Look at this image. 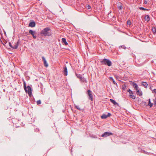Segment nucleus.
<instances>
[{
    "instance_id": "37",
    "label": "nucleus",
    "mask_w": 156,
    "mask_h": 156,
    "mask_svg": "<svg viewBox=\"0 0 156 156\" xmlns=\"http://www.w3.org/2000/svg\"><path fill=\"white\" fill-rule=\"evenodd\" d=\"M154 105L156 106V100L154 101Z\"/></svg>"
},
{
    "instance_id": "17",
    "label": "nucleus",
    "mask_w": 156,
    "mask_h": 156,
    "mask_svg": "<svg viewBox=\"0 0 156 156\" xmlns=\"http://www.w3.org/2000/svg\"><path fill=\"white\" fill-rule=\"evenodd\" d=\"M110 100L111 102L113 103L114 105H116L118 104V103L114 100L112 99H110Z\"/></svg>"
},
{
    "instance_id": "36",
    "label": "nucleus",
    "mask_w": 156,
    "mask_h": 156,
    "mask_svg": "<svg viewBox=\"0 0 156 156\" xmlns=\"http://www.w3.org/2000/svg\"><path fill=\"white\" fill-rule=\"evenodd\" d=\"M137 60H138L137 59H136V60L135 61V62H137V64H139V65L140 64V63H139V62H137Z\"/></svg>"
},
{
    "instance_id": "29",
    "label": "nucleus",
    "mask_w": 156,
    "mask_h": 156,
    "mask_svg": "<svg viewBox=\"0 0 156 156\" xmlns=\"http://www.w3.org/2000/svg\"><path fill=\"white\" fill-rule=\"evenodd\" d=\"M126 87V86L125 85H124L122 86V88L123 90H124Z\"/></svg>"
},
{
    "instance_id": "27",
    "label": "nucleus",
    "mask_w": 156,
    "mask_h": 156,
    "mask_svg": "<svg viewBox=\"0 0 156 156\" xmlns=\"http://www.w3.org/2000/svg\"><path fill=\"white\" fill-rule=\"evenodd\" d=\"M76 75L77 76V77L79 78L80 79V77H82V76H81L80 75H79V74H77L76 73Z\"/></svg>"
},
{
    "instance_id": "14",
    "label": "nucleus",
    "mask_w": 156,
    "mask_h": 156,
    "mask_svg": "<svg viewBox=\"0 0 156 156\" xmlns=\"http://www.w3.org/2000/svg\"><path fill=\"white\" fill-rule=\"evenodd\" d=\"M118 4L120 6L119 7V10L121 9L122 8V4L120 2H118Z\"/></svg>"
},
{
    "instance_id": "7",
    "label": "nucleus",
    "mask_w": 156,
    "mask_h": 156,
    "mask_svg": "<svg viewBox=\"0 0 156 156\" xmlns=\"http://www.w3.org/2000/svg\"><path fill=\"white\" fill-rule=\"evenodd\" d=\"M88 95L89 96V99L91 101H93V95H92V92L90 90L87 91Z\"/></svg>"
},
{
    "instance_id": "18",
    "label": "nucleus",
    "mask_w": 156,
    "mask_h": 156,
    "mask_svg": "<svg viewBox=\"0 0 156 156\" xmlns=\"http://www.w3.org/2000/svg\"><path fill=\"white\" fill-rule=\"evenodd\" d=\"M80 80L81 81L84 82H86V80L84 78L82 77H80Z\"/></svg>"
},
{
    "instance_id": "35",
    "label": "nucleus",
    "mask_w": 156,
    "mask_h": 156,
    "mask_svg": "<svg viewBox=\"0 0 156 156\" xmlns=\"http://www.w3.org/2000/svg\"><path fill=\"white\" fill-rule=\"evenodd\" d=\"M143 152L145 154H148V153L147 152L145 151H143Z\"/></svg>"
},
{
    "instance_id": "4",
    "label": "nucleus",
    "mask_w": 156,
    "mask_h": 156,
    "mask_svg": "<svg viewBox=\"0 0 156 156\" xmlns=\"http://www.w3.org/2000/svg\"><path fill=\"white\" fill-rule=\"evenodd\" d=\"M29 33L30 34L33 36L34 39H36V33L35 31H34L31 30H29Z\"/></svg>"
},
{
    "instance_id": "26",
    "label": "nucleus",
    "mask_w": 156,
    "mask_h": 156,
    "mask_svg": "<svg viewBox=\"0 0 156 156\" xmlns=\"http://www.w3.org/2000/svg\"><path fill=\"white\" fill-rule=\"evenodd\" d=\"M128 91L130 95L133 94V93L132 91H131L130 89H129L128 90Z\"/></svg>"
},
{
    "instance_id": "2",
    "label": "nucleus",
    "mask_w": 156,
    "mask_h": 156,
    "mask_svg": "<svg viewBox=\"0 0 156 156\" xmlns=\"http://www.w3.org/2000/svg\"><path fill=\"white\" fill-rule=\"evenodd\" d=\"M24 88L25 92H27L29 96L31 97L32 96L31 88L30 86H28L27 87L25 82H23Z\"/></svg>"
},
{
    "instance_id": "5",
    "label": "nucleus",
    "mask_w": 156,
    "mask_h": 156,
    "mask_svg": "<svg viewBox=\"0 0 156 156\" xmlns=\"http://www.w3.org/2000/svg\"><path fill=\"white\" fill-rule=\"evenodd\" d=\"M113 133L111 132H106L102 134L101 135L102 137H106L111 135H112Z\"/></svg>"
},
{
    "instance_id": "19",
    "label": "nucleus",
    "mask_w": 156,
    "mask_h": 156,
    "mask_svg": "<svg viewBox=\"0 0 156 156\" xmlns=\"http://www.w3.org/2000/svg\"><path fill=\"white\" fill-rule=\"evenodd\" d=\"M107 115L105 114H103L101 116V118L102 119H105L107 118Z\"/></svg>"
},
{
    "instance_id": "1",
    "label": "nucleus",
    "mask_w": 156,
    "mask_h": 156,
    "mask_svg": "<svg viewBox=\"0 0 156 156\" xmlns=\"http://www.w3.org/2000/svg\"><path fill=\"white\" fill-rule=\"evenodd\" d=\"M50 30L51 29L49 27H46L41 31L40 34L42 36H50L51 34L50 32H49Z\"/></svg>"
},
{
    "instance_id": "6",
    "label": "nucleus",
    "mask_w": 156,
    "mask_h": 156,
    "mask_svg": "<svg viewBox=\"0 0 156 156\" xmlns=\"http://www.w3.org/2000/svg\"><path fill=\"white\" fill-rule=\"evenodd\" d=\"M19 44V42L18 41L13 46L12 45L11 43L10 42L9 43V45L10 47L14 49H16L17 48Z\"/></svg>"
},
{
    "instance_id": "9",
    "label": "nucleus",
    "mask_w": 156,
    "mask_h": 156,
    "mask_svg": "<svg viewBox=\"0 0 156 156\" xmlns=\"http://www.w3.org/2000/svg\"><path fill=\"white\" fill-rule=\"evenodd\" d=\"M136 90V93L137 95H139V96H141L142 95V92L141 90H140L138 89H137V90Z\"/></svg>"
},
{
    "instance_id": "8",
    "label": "nucleus",
    "mask_w": 156,
    "mask_h": 156,
    "mask_svg": "<svg viewBox=\"0 0 156 156\" xmlns=\"http://www.w3.org/2000/svg\"><path fill=\"white\" fill-rule=\"evenodd\" d=\"M42 59L44 61V65L46 67H47L48 66V64L47 62L46 61L45 58H44V57H42Z\"/></svg>"
},
{
    "instance_id": "21",
    "label": "nucleus",
    "mask_w": 156,
    "mask_h": 156,
    "mask_svg": "<svg viewBox=\"0 0 156 156\" xmlns=\"http://www.w3.org/2000/svg\"><path fill=\"white\" fill-rule=\"evenodd\" d=\"M153 104L151 102L150 99H149V103L148 105L150 106V107H151L153 105Z\"/></svg>"
},
{
    "instance_id": "31",
    "label": "nucleus",
    "mask_w": 156,
    "mask_h": 156,
    "mask_svg": "<svg viewBox=\"0 0 156 156\" xmlns=\"http://www.w3.org/2000/svg\"><path fill=\"white\" fill-rule=\"evenodd\" d=\"M87 7L88 9H90L91 8V6L89 5H87Z\"/></svg>"
},
{
    "instance_id": "22",
    "label": "nucleus",
    "mask_w": 156,
    "mask_h": 156,
    "mask_svg": "<svg viewBox=\"0 0 156 156\" xmlns=\"http://www.w3.org/2000/svg\"><path fill=\"white\" fill-rule=\"evenodd\" d=\"M152 30L154 34L156 33V29L155 27L153 28Z\"/></svg>"
},
{
    "instance_id": "38",
    "label": "nucleus",
    "mask_w": 156,
    "mask_h": 156,
    "mask_svg": "<svg viewBox=\"0 0 156 156\" xmlns=\"http://www.w3.org/2000/svg\"><path fill=\"white\" fill-rule=\"evenodd\" d=\"M63 68L66 69V68H67V67L66 66H65V67H64Z\"/></svg>"
},
{
    "instance_id": "12",
    "label": "nucleus",
    "mask_w": 156,
    "mask_h": 156,
    "mask_svg": "<svg viewBox=\"0 0 156 156\" xmlns=\"http://www.w3.org/2000/svg\"><path fill=\"white\" fill-rule=\"evenodd\" d=\"M142 85L145 88H147L148 85V84L146 82H142Z\"/></svg>"
},
{
    "instance_id": "16",
    "label": "nucleus",
    "mask_w": 156,
    "mask_h": 156,
    "mask_svg": "<svg viewBox=\"0 0 156 156\" xmlns=\"http://www.w3.org/2000/svg\"><path fill=\"white\" fill-rule=\"evenodd\" d=\"M62 41L63 43H64L65 45H66L68 44V43L66 41V39L65 38H62Z\"/></svg>"
},
{
    "instance_id": "23",
    "label": "nucleus",
    "mask_w": 156,
    "mask_h": 156,
    "mask_svg": "<svg viewBox=\"0 0 156 156\" xmlns=\"http://www.w3.org/2000/svg\"><path fill=\"white\" fill-rule=\"evenodd\" d=\"M139 9L140 10H147L148 11L149 10L147 9H145L144 7H140L139 8Z\"/></svg>"
},
{
    "instance_id": "30",
    "label": "nucleus",
    "mask_w": 156,
    "mask_h": 156,
    "mask_svg": "<svg viewBox=\"0 0 156 156\" xmlns=\"http://www.w3.org/2000/svg\"><path fill=\"white\" fill-rule=\"evenodd\" d=\"M127 24H129V25H131V22L129 20L128 21H127Z\"/></svg>"
},
{
    "instance_id": "24",
    "label": "nucleus",
    "mask_w": 156,
    "mask_h": 156,
    "mask_svg": "<svg viewBox=\"0 0 156 156\" xmlns=\"http://www.w3.org/2000/svg\"><path fill=\"white\" fill-rule=\"evenodd\" d=\"M129 97L130 98H131L133 99H134L136 98V97L134 95H132V94L130 95Z\"/></svg>"
},
{
    "instance_id": "25",
    "label": "nucleus",
    "mask_w": 156,
    "mask_h": 156,
    "mask_svg": "<svg viewBox=\"0 0 156 156\" xmlns=\"http://www.w3.org/2000/svg\"><path fill=\"white\" fill-rule=\"evenodd\" d=\"M75 107L76 108L79 110L80 111H81V109L78 106H77L76 105H75Z\"/></svg>"
},
{
    "instance_id": "39",
    "label": "nucleus",
    "mask_w": 156,
    "mask_h": 156,
    "mask_svg": "<svg viewBox=\"0 0 156 156\" xmlns=\"http://www.w3.org/2000/svg\"><path fill=\"white\" fill-rule=\"evenodd\" d=\"M117 77H118V76H115V77H116V78H117Z\"/></svg>"
},
{
    "instance_id": "32",
    "label": "nucleus",
    "mask_w": 156,
    "mask_h": 156,
    "mask_svg": "<svg viewBox=\"0 0 156 156\" xmlns=\"http://www.w3.org/2000/svg\"><path fill=\"white\" fill-rule=\"evenodd\" d=\"M152 93L156 94V89H154L152 90Z\"/></svg>"
},
{
    "instance_id": "20",
    "label": "nucleus",
    "mask_w": 156,
    "mask_h": 156,
    "mask_svg": "<svg viewBox=\"0 0 156 156\" xmlns=\"http://www.w3.org/2000/svg\"><path fill=\"white\" fill-rule=\"evenodd\" d=\"M109 79L112 80V81H113V83L115 85H117V83L115 82L114 81V79L112 77H110Z\"/></svg>"
},
{
    "instance_id": "28",
    "label": "nucleus",
    "mask_w": 156,
    "mask_h": 156,
    "mask_svg": "<svg viewBox=\"0 0 156 156\" xmlns=\"http://www.w3.org/2000/svg\"><path fill=\"white\" fill-rule=\"evenodd\" d=\"M37 105H39L41 104V101L40 100H38L37 101Z\"/></svg>"
},
{
    "instance_id": "15",
    "label": "nucleus",
    "mask_w": 156,
    "mask_h": 156,
    "mask_svg": "<svg viewBox=\"0 0 156 156\" xmlns=\"http://www.w3.org/2000/svg\"><path fill=\"white\" fill-rule=\"evenodd\" d=\"M63 72L64 75L67 76L68 74L67 69H64Z\"/></svg>"
},
{
    "instance_id": "34",
    "label": "nucleus",
    "mask_w": 156,
    "mask_h": 156,
    "mask_svg": "<svg viewBox=\"0 0 156 156\" xmlns=\"http://www.w3.org/2000/svg\"><path fill=\"white\" fill-rule=\"evenodd\" d=\"M147 0H145L144 2V3L145 4H147Z\"/></svg>"
},
{
    "instance_id": "13",
    "label": "nucleus",
    "mask_w": 156,
    "mask_h": 156,
    "mask_svg": "<svg viewBox=\"0 0 156 156\" xmlns=\"http://www.w3.org/2000/svg\"><path fill=\"white\" fill-rule=\"evenodd\" d=\"M145 20L146 21H147V22H148L150 20V17L149 15H146L144 17Z\"/></svg>"
},
{
    "instance_id": "3",
    "label": "nucleus",
    "mask_w": 156,
    "mask_h": 156,
    "mask_svg": "<svg viewBox=\"0 0 156 156\" xmlns=\"http://www.w3.org/2000/svg\"><path fill=\"white\" fill-rule=\"evenodd\" d=\"M101 62L103 64L107 65L108 66H110L112 65V62L109 60L105 58L104 59L101 61Z\"/></svg>"
},
{
    "instance_id": "40",
    "label": "nucleus",
    "mask_w": 156,
    "mask_h": 156,
    "mask_svg": "<svg viewBox=\"0 0 156 156\" xmlns=\"http://www.w3.org/2000/svg\"><path fill=\"white\" fill-rule=\"evenodd\" d=\"M66 63H68V62H66Z\"/></svg>"
},
{
    "instance_id": "33",
    "label": "nucleus",
    "mask_w": 156,
    "mask_h": 156,
    "mask_svg": "<svg viewBox=\"0 0 156 156\" xmlns=\"http://www.w3.org/2000/svg\"><path fill=\"white\" fill-rule=\"evenodd\" d=\"M107 115V117H109L111 116V114L110 113H108V115Z\"/></svg>"
},
{
    "instance_id": "11",
    "label": "nucleus",
    "mask_w": 156,
    "mask_h": 156,
    "mask_svg": "<svg viewBox=\"0 0 156 156\" xmlns=\"http://www.w3.org/2000/svg\"><path fill=\"white\" fill-rule=\"evenodd\" d=\"M132 85L136 90L138 89V85L136 83L133 82L132 84Z\"/></svg>"
},
{
    "instance_id": "10",
    "label": "nucleus",
    "mask_w": 156,
    "mask_h": 156,
    "mask_svg": "<svg viewBox=\"0 0 156 156\" xmlns=\"http://www.w3.org/2000/svg\"><path fill=\"white\" fill-rule=\"evenodd\" d=\"M29 26L31 27H34L35 26V23L34 21L31 22L29 23Z\"/></svg>"
}]
</instances>
